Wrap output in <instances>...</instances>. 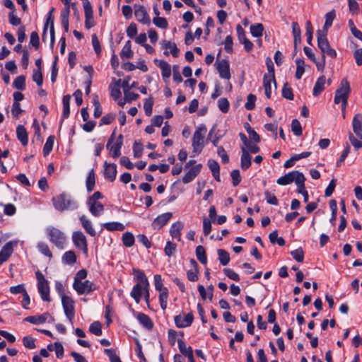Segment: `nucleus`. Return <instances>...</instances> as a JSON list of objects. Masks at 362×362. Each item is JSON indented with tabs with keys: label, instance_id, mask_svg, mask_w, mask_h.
Returning a JSON list of instances; mask_svg holds the SVG:
<instances>
[{
	"label": "nucleus",
	"instance_id": "34",
	"mask_svg": "<svg viewBox=\"0 0 362 362\" xmlns=\"http://www.w3.org/2000/svg\"><path fill=\"white\" fill-rule=\"evenodd\" d=\"M162 47L166 49H169L174 57H177L179 56L180 50L175 43H172L170 41L164 40L162 42Z\"/></svg>",
	"mask_w": 362,
	"mask_h": 362
},
{
	"label": "nucleus",
	"instance_id": "44",
	"mask_svg": "<svg viewBox=\"0 0 362 362\" xmlns=\"http://www.w3.org/2000/svg\"><path fill=\"white\" fill-rule=\"evenodd\" d=\"M134 236L130 232H126L122 235V242L124 246L129 247L134 243Z\"/></svg>",
	"mask_w": 362,
	"mask_h": 362
},
{
	"label": "nucleus",
	"instance_id": "32",
	"mask_svg": "<svg viewBox=\"0 0 362 362\" xmlns=\"http://www.w3.org/2000/svg\"><path fill=\"white\" fill-rule=\"evenodd\" d=\"M95 184V175L93 169L89 173L86 178V186L88 192H92L94 189Z\"/></svg>",
	"mask_w": 362,
	"mask_h": 362
},
{
	"label": "nucleus",
	"instance_id": "17",
	"mask_svg": "<svg viewBox=\"0 0 362 362\" xmlns=\"http://www.w3.org/2000/svg\"><path fill=\"white\" fill-rule=\"evenodd\" d=\"M105 172L104 175L105 179L113 182L117 175V165L115 163H107L106 161L104 163Z\"/></svg>",
	"mask_w": 362,
	"mask_h": 362
},
{
	"label": "nucleus",
	"instance_id": "16",
	"mask_svg": "<svg viewBox=\"0 0 362 362\" xmlns=\"http://www.w3.org/2000/svg\"><path fill=\"white\" fill-rule=\"evenodd\" d=\"M202 168V164H197L192 166L182 177L183 183L187 184L192 181L200 173Z\"/></svg>",
	"mask_w": 362,
	"mask_h": 362
},
{
	"label": "nucleus",
	"instance_id": "62",
	"mask_svg": "<svg viewBox=\"0 0 362 362\" xmlns=\"http://www.w3.org/2000/svg\"><path fill=\"white\" fill-rule=\"evenodd\" d=\"M153 105V100L151 97L145 100L144 104V109L146 115L150 116L152 114V107Z\"/></svg>",
	"mask_w": 362,
	"mask_h": 362
},
{
	"label": "nucleus",
	"instance_id": "18",
	"mask_svg": "<svg viewBox=\"0 0 362 362\" xmlns=\"http://www.w3.org/2000/svg\"><path fill=\"white\" fill-rule=\"evenodd\" d=\"M353 131L362 140V115L356 114L352 121Z\"/></svg>",
	"mask_w": 362,
	"mask_h": 362
},
{
	"label": "nucleus",
	"instance_id": "52",
	"mask_svg": "<svg viewBox=\"0 0 362 362\" xmlns=\"http://www.w3.org/2000/svg\"><path fill=\"white\" fill-rule=\"evenodd\" d=\"M291 130L296 136H299L302 134L303 130L301 124L298 119H293L291 122Z\"/></svg>",
	"mask_w": 362,
	"mask_h": 362
},
{
	"label": "nucleus",
	"instance_id": "5",
	"mask_svg": "<svg viewBox=\"0 0 362 362\" xmlns=\"http://www.w3.org/2000/svg\"><path fill=\"white\" fill-rule=\"evenodd\" d=\"M206 129L205 127L198 128L194 133L192 137L193 151L196 153H200L204 147V133Z\"/></svg>",
	"mask_w": 362,
	"mask_h": 362
},
{
	"label": "nucleus",
	"instance_id": "15",
	"mask_svg": "<svg viewBox=\"0 0 362 362\" xmlns=\"http://www.w3.org/2000/svg\"><path fill=\"white\" fill-rule=\"evenodd\" d=\"M172 213L167 212L157 216L152 223L154 229H160L172 218Z\"/></svg>",
	"mask_w": 362,
	"mask_h": 362
},
{
	"label": "nucleus",
	"instance_id": "57",
	"mask_svg": "<svg viewBox=\"0 0 362 362\" xmlns=\"http://www.w3.org/2000/svg\"><path fill=\"white\" fill-rule=\"evenodd\" d=\"M37 248H38L39 251L44 255L47 256L49 258L52 257V254L51 251L49 250L48 245L46 243H39L37 245Z\"/></svg>",
	"mask_w": 362,
	"mask_h": 362
},
{
	"label": "nucleus",
	"instance_id": "41",
	"mask_svg": "<svg viewBox=\"0 0 362 362\" xmlns=\"http://www.w3.org/2000/svg\"><path fill=\"white\" fill-rule=\"evenodd\" d=\"M217 252L220 263L223 266L228 264L230 261L229 253L223 249H218Z\"/></svg>",
	"mask_w": 362,
	"mask_h": 362
},
{
	"label": "nucleus",
	"instance_id": "43",
	"mask_svg": "<svg viewBox=\"0 0 362 362\" xmlns=\"http://www.w3.org/2000/svg\"><path fill=\"white\" fill-rule=\"evenodd\" d=\"M264 30V27L262 23H256L250 26V33L254 37H261Z\"/></svg>",
	"mask_w": 362,
	"mask_h": 362
},
{
	"label": "nucleus",
	"instance_id": "40",
	"mask_svg": "<svg viewBox=\"0 0 362 362\" xmlns=\"http://www.w3.org/2000/svg\"><path fill=\"white\" fill-rule=\"evenodd\" d=\"M296 72L295 76L297 79H300L305 72V68H304L305 62L303 59H296Z\"/></svg>",
	"mask_w": 362,
	"mask_h": 362
},
{
	"label": "nucleus",
	"instance_id": "45",
	"mask_svg": "<svg viewBox=\"0 0 362 362\" xmlns=\"http://www.w3.org/2000/svg\"><path fill=\"white\" fill-rule=\"evenodd\" d=\"M159 301L160 304V307L163 310H165L167 308V301L168 298V290L167 288H165L164 290L159 291Z\"/></svg>",
	"mask_w": 362,
	"mask_h": 362
},
{
	"label": "nucleus",
	"instance_id": "53",
	"mask_svg": "<svg viewBox=\"0 0 362 362\" xmlns=\"http://www.w3.org/2000/svg\"><path fill=\"white\" fill-rule=\"evenodd\" d=\"M291 255L298 262H302L304 259V252L301 247L291 251Z\"/></svg>",
	"mask_w": 362,
	"mask_h": 362
},
{
	"label": "nucleus",
	"instance_id": "61",
	"mask_svg": "<svg viewBox=\"0 0 362 362\" xmlns=\"http://www.w3.org/2000/svg\"><path fill=\"white\" fill-rule=\"evenodd\" d=\"M93 103L94 105V113L93 115L95 118H98L102 115V107L100 104V102L98 99V97H95L93 100Z\"/></svg>",
	"mask_w": 362,
	"mask_h": 362
},
{
	"label": "nucleus",
	"instance_id": "19",
	"mask_svg": "<svg viewBox=\"0 0 362 362\" xmlns=\"http://www.w3.org/2000/svg\"><path fill=\"white\" fill-rule=\"evenodd\" d=\"M13 251V243L11 242H8L4 245L0 251V266L8 259Z\"/></svg>",
	"mask_w": 362,
	"mask_h": 362
},
{
	"label": "nucleus",
	"instance_id": "13",
	"mask_svg": "<svg viewBox=\"0 0 362 362\" xmlns=\"http://www.w3.org/2000/svg\"><path fill=\"white\" fill-rule=\"evenodd\" d=\"M216 69L221 78L229 79L230 78L229 63L226 59H222L216 63Z\"/></svg>",
	"mask_w": 362,
	"mask_h": 362
},
{
	"label": "nucleus",
	"instance_id": "46",
	"mask_svg": "<svg viewBox=\"0 0 362 362\" xmlns=\"http://www.w3.org/2000/svg\"><path fill=\"white\" fill-rule=\"evenodd\" d=\"M13 86L18 90H23L25 88V77L21 75L15 78Z\"/></svg>",
	"mask_w": 362,
	"mask_h": 362
},
{
	"label": "nucleus",
	"instance_id": "56",
	"mask_svg": "<svg viewBox=\"0 0 362 362\" xmlns=\"http://www.w3.org/2000/svg\"><path fill=\"white\" fill-rule=\"evenodd\" d=\"M176 247H177L176 244H175L170 241H168L166 243L165 247L164 248V252H165V255H167L168 257L172 256L173 255V253L175 252Z\"/></svg>",
	"mask_w": 362,
	"mask_h": 362
},
{
	"label": "nucleus",
	"instance_id": "35",
	"mask_svg": "<svg viewBox=\"0 0 362 362\" xmlns=\"http://www.w3.org/2000/svg\"><path fill=\"white\" fill-rule=\"evenodd\" d=\"M62 262L66 264H74L76 262V255L72 250L66 252L62 256Z\"/></svg>",
	"mask_w": 362,
	"mask_h": 362
},
{
	"label": "nucleus",
	"instance_id": "38",
	"mask_svg": "<svg viewBox=\"0 0 362 362\" xmlns=\"http://www.w3.org/2000/svg\"><path fill=\"white\" fill-rule=\"evenodd\" d=\"M196 255L198 260L203 264H206L207 257L205 252V249L203 246L199 245L196 248Z\"/></svg>",
	"mask_w": 362,
	"mask_h": 362
},
{
	"label": "nucleus",
	"instance_id": "47",
	"mask_svg": "<svg viewBox=\"0 0 362 362\" xmlns=\"http://www.w3.org/2000/svg\"><path fill=\"white\" fill-rule=\"evenodd\" d=\"M54 136H49L47 138L46 143L43 147V154L45 156H47L52 150V148L54 146Z\"/></svg>",
	"mask_w": 362,
	"mask_h": 362
},
{
	"label": "nucleus",
	"instance_id": "36",
	"mask_svg": "<svg viewBox=\"0 0 362 362\" xmlns=\"http://www.w3.org/2000/svg\"><path fill=\"white\" fill-rule=\"evenodd\" d=\"M103 227L109 231L119 230L122 231L124 226L119 222H107L103 224Z\"/></svg>",
	"mask_w": 362,
	"mask_h": 362
},
{
	"label": "nucleus",
	"instance_id": "22",
	"mask_svg": "<svg viewBox=\"0 0 362 362\" xmlns=\"http://www.w3.org/2000/svg\"><path fill=\"white\" fill-rule=\"evenodd\" d=\"M155 64L159 66L161 69V74L163 78L165 80L166 78H170L171 75V67L170 65L164 60H154Z\"/></svg>",
	"mask_w": 362,
	"mask_h": 362
},
{
	"label": "nucleus",
	"instance_id": "6",
	"mask_svg": "<svg viewBox=\"0 0 362 362\" xmlns=\"http://www.w3.org/2000/svg\"><path fill=\"white\" fill-rule=\"evenodd\" d=\"M73 288L79 295L88 294L97 289L96 286L89 280L81 282H74Z\"/></svg>",
	"mask_w": 362,
	"mask_h": 362
},
{
	"label": "nucleus",
	"instance_id": "1",
	"mask_svg": "<svg viewBox=\"0 0 362 362\" xmlns=\"http://www.w3.org/2000/svg\"><path fill=\"white\" fill-rule=\"evenodd\" d=\"M351 93V87L349 82L346 78L341 79L339 88L335 91L334 102L335 104L341 103V110L343 117H345V110Z\"/></svg>",
	"mask_w": 362,
	"mask_h": 362
},
{
	"label": "nucleus",
	"instance_id": "14",
	"mask_svg": "<svg viewBox=\"0 0 362 362\" xmlns=\"http://www.w3.org/2000/svg\"><path fill=\"white\" fill-rule=\"evenodd\" d=\"M115 137V133H113L110 138L108 139L107 144L106 145L107 148L110 151V156L114 158H118L121 155V148L122 146L118 145L117 144H113Z\"/></svg>",
	"mask_w": 362,
	"mask_h": 362
},
{
	"label": "nucleus",
	"instance_id": "12",
	"mask_svg": "<svg viewBox=\"0 0 362 362\" xmlns=\"http://www.w3.org/2000/svg\"><path fill=\"white\" fill-rule=\"evenodd\" d=\"M194 320L192 313L185 315H178L174 317L175 323L178 328L187 327L191 325Z\"/></svg>",
	"mask_w": 362,
	"mask_h": 362
},
{
	"label": "nucleus",
	"instance_id": "48",
	"mask_svg": "<svg viewBox=\"0 0 362 362\" xmlns=\"http://www.w3.org/2000/svg\"><path fill=\"white\" fill-rule=\"evenodd\" d=\"M273 82L275 88H276V83L275 76L271 75H264L263 78V83L264 90H271V83Z\"/></svg>",
	"mask_w": 362,
	"mask_h": 362
},
{
	"label": "nucleus",
	"instance_id": "20",
	"mask_svg": "<svg viewBox=\"0 0 362 362\" xmlns=\"http://www.w3.org/2000/svg\"><path fill=\"white\" fill-rule=\"evenodd\" d=\"M240 149L242 153L240 158V167L242 170H245L251 165L252 157L245 147H240Z\"/></svg>",
	"mask_w": 362,
	"mask_h": 362
},
{
	"label": "nucleus",
	"instance_id": "23",
	"mask_svg": "<svg viewBox=\"0 0 362 362\" xmlns=\"http://www.w3.org/2000/svg\"><path fill=\"white\" fill-rule=\"evenodd\" d=\"M37 288L42 300L48 302L50 301L48 281L37 284Z\"/></svg>",
	"mask_w": 362,
	"mask_h": 362
},
{
	"label": "nucleus",
	"instance_id": "2",
	"mask_svg": "<svg viewBox=\"0 0 362 362\" xmlns=\"http://www.w3.org/2000/svg\"><path fill=\"white\" fill-rule=\"evenodd\" d=\"M54 208L59 211L74 210L77 209V202L73 200L70 195L62 193L54 197L52 199Z\"/></svg>",
	"mask_w": 362,
	"mask_h": 362
},
{
	"label": "nucleus",
	"instance_id": "29",
	"mask_svg": "<svg viewBox=\"0 0 362 362\" xmlns=\"http://www.w3.org/2000/svg\"><path fill=\"white\" fill-rule=\"evenodd\" d=\"M144 293V286L141 284H136L131 291V296L135 300L136 303L141 300V297Z\"/></svg>",
	"mask_w": 362,
	"mask_h": 362
},
{
	"label": "nucleus",
	"instance_id": "27",
	"mask_svg": "<svg viewBox=\"0 0 362 362\" xmlns=\"http://www.w3.org/2000/svg\"><path fill=\"white\" fill-rule=\"evenodd\" d=\"M16 135L18 139L23 146H26L28 142V133L25 128L23 125H18L16 128Z\"/></svg>",
	"mask_w": 362,
	"mask_h": 362
},
{
	"label": "nucleus",
	"instance_id": "26",
	"mask_svg": "<svg viewBox=\"0 0 362 362\" xmlns=\"http://www.w3.org/2000/svg\"><path fill=\"white\" fill-rule=\"evenodd\" d=\"M80 221L86 232L92 237L95 236L96 232L93 228L91 221L85 215L80 217Z\"/></svg>",
	"mask_w": 362,
	"mask_h": 362
},
{
	"label": "nucleus",
	"instance_id": "24",
	"mask_svg": "<svg viewBox=\"0 0 362 362\" xmlns=\"http://www.w3.org/2000/svg\"><path fill=\"white\" fill-rule=\"evenodd\" d=\"M49 317H50V315L48 313H45L40 315L28 316L25 318V320L34 325H40L45 322Z\"/></svg>",
	"mask_w": 362,
	"mask_h": 362
},
{
	"label": "nucleus",
	"instance_id": "4",
	"mask_svg": "<svg viewBox=\"0 0 362 362\" xmlns=\"http://www.w3.org/2000/svg\"><path fill=\"white\" fill-rule=\"evenodd\" d=\"M317 47L322 53V58L325 59V54L329 57L334 59L337 57V52L330 47L329 42L325 34L317 32Z\"/></svg>",
	"mask_w": 362,
	"mask_h": 362
},
{
	"label": "nucleus",
	"instance_id": "10",
	"mask_svg": "<svg viewBox=\"0 0 362 362\" xmlns=\"http://www.w3.org/2000/svg\"><path fill=\"white\" fill-rule=\"evenodd\" d=\"M72 240L74 245L83 251L88 252V245L86 236L81 231H75L72 235Z\"/></svg>",
	"mask_w": 362,
	"mask_h": 362
},
{
	"label": "nucleus",
	"instance_id": "28",
	"mask_svg": "<svg viewBox=\"0 0 362 362\" xmlns=\"http://www.w3.org/2000/svg\"><path fill=\"white\" fill-rule=\"evenodd\" d=\"M325 83L326 78L325 76H321L318 78L313 90V94L314 96H318L323 91Z\"/></svg>",
	"mask_w": 362,
	"mask_h": 362
},
{
	"label": "nucleus",
	"instance_id": "64",
	"mask_svg": "<svg viewBox=\"0 0 362 362\" xmlns=\"http://www.w3.org/2000/svg\"><path fill=\"white\" fill-rule=\"evenodd\" d=\"M104 352L108 356L110 362H122L119 357L111 349H105Z\"/></svg>",
	"mask_w": 362,
	"mask_h": 362
},
{
	"label": "nucleus",
	"instance_id": "42",
	"mask_svg": "<svg viewBox=\"0 0 362 362\" xmlns=\"http://www.w3.org/2000/svg\"><path fill=\"white\" fill-rule=\"evenodd\" d=\"M269 238L272 244L277 243L279 246H284L285 245L284 239L282 237H278L277 230L272 232L269 235Z\"/></svg>",
	"mask_w": 362,
	"mask_h": 362
},
{
	"label": "nucleus",
	"instance_id": "31",
	"mask_svg": "<svg viewBox=\"0 0 362 362\" xmlns=\"http://www.w3.org/2000/svg\"><path fill=\"white\" fill-rule=\"evenodd\" d=\"M208 165L211 170L213 176L217 181H220V167L219 164L214 160H209Z\"/></svg>",
	"mask_w": 362,
	"mask_h": 362
},
{
	"label": "nucleus",
	"instance_id": "33",
	"mask_svg": "<svg viewBox=\"0 0 362 362\" xmlns=\"http://www.w3.org/2000/svg\"><path fill=\"white\" fill-rule=\"evenodd\" d=\"M131 42L127 41L122 49L120 57L122 59H130L133 57Z\"/></svg>",
	"mask_w": 362,
	"mask_h": 362
},
{
	"label": "nucleus",
	"instance_id": "60",
	"mask_svg": "<svg viewBox=\"0 0 362 362\" xmlns=\"http://www.w3.org/2000/svg\"><path fill=\"white\" fill-rule=\"evenodd\" d=\"M218 106L222 112L226 113L229 109V102L226 98H221L218 100Z\"/></svg>",
	"mask_w": 362,
	"mask_h": 362
},
{
	"label": "nucleus",
	"instance_id": "39",
	"mask_svg": "<svg viewBox=\"0 0 362 362\" xmlns=\"http://www.w3.org/2000/svg\"><path fill=\"white\" fill-rule=\"evenodd\" d=\"M134 273L136 274L137 280L139 281L138 284H141L144 286V288L148 287V281L145 274L139 269H134Z\"/></svg>",
	"mask_w": 362,
	"mask_h": 362
},
{
	"label": "nucleus",
	"instance_id": "37",
	"mask_svg": "<svg viewBox=\"0 0 362 362\" xmlns=\"http://www.w3.org/2000/svg\"><path fill=\"white\" fill-rule=\"evenodd\" d=\"M70 100L71 96L69 95H66L62 98V103H63V113H62V117L63 118H68L70 114Z\"/></svg>",
	"mask_w": 362,
	"mask_h": 362
},
{
	"label": "nucleus",
	"instance_id": "7",
	"mask_svg": "<svg viewBox=\"0 0 362 362\" xmlns=\"http://www.w3.org/2000/svg\"><path fill=\"white\" fill-rule=\"evenodd\" d=\"M62 303L66 317L71 322L75 315L74 300L69 296H62Z\"/></svg>",
	"mask_w": 362,
	"mask_h": 362
},
{
	"label": "nucleus",
	"instance_id": "51",
	"mask_svg": "<svg viewBox=\"0 0 362 362\" xmlns=\"http://www.w3.org/2000/svg\"><path fill=\"white\" fill-rule=\"evenodd\" d=\"M178 347L180 351L185 356H187L188 354H191L193 353L192 347L186 346L185 343L181 339L178 340Z\"/></svg>",
	"mask_w": 362,
	"mask_h": 362
},
{
	"label": "nucleus",
	"instance_id": "30",
	"mask_svg": "<svg viewBox=\"0 0 362 362\" xmlns=\"http://www.w3.org/2000/svg\"><path fill=\"white\" fill-rule=\"evenodd\" d=\"M136 318L145 328L148 329H151L153 328V322L147 315L140 313H138Z\"/></svg>",
	"mask_w": 362,
	"mask_h": 362
},
{
	"label": "nucleus",
	"instance_id": "9",
	"mask_svg": "<svg viewBox=\"0 0 362 362\" xmlns=\"http://www.w3.org/2000/svg\"><path fill=\"white\" fill-rule=\"evenodd\" d=\"M302 173L294 170L289 172L284 175V176L279 177L276 180V183L279 185H287L293 182H295V183L298 181V179L300 178V177L302 175Z\"/></svg>",
	"mask_w": 362,
	"mask_h": 362
},
{
	"label": "nucleus",
	"instance_id": "54",
	"mask_svg": "<svg viewBox=\"0 0 362 362\" xmlns=\"http://www.w3.org/2000/svg\"><path fill=\"white\" fill-rule=\"evenodd\" d=\"M153 24L162 29H165L168 28V23L167 20L163 17H156L153 19Z\"/></svg>",
	"mask_w": 362,
	"mask_h": 362
},
{
	"label": "nucleus",
	"instance_id": "55",
	"mask_svg": "<svg viewBox=\"0 0 362 362\" xmlns=\"http://www.w3.org/2000/svg\"><path fill=\"white\" fill-rule=\"evenodd\" d=\"M305 29L306 33L305 35L307 36V42L312 45L313 40V28L310 21H308L305 23Z\"/></svg>",
	"mask_w": 362,
	"mask_h": 362
},
{
	"label": "nucleus",
	"instance_id": "21",
	"mask_svg": "<svg viewBox=\"0 0 362 362\" xmlns=\"http://www.w3.org/2000/svg\"><path fill=\"white\" fill-rule=\"evenodd\" d=\"M87 204L91 214L94 216H100L104 211V206L99 202H88Z\"/></svg>",
	"mask_w": 362,
	"mask_h": 362
},
{
	"label": "nucleus",
	"instance_id": "25",
	"mask_svg": "<svg viewBox=\"0 0 362 362\" xmlns=\"http://www.w3.org/2000/svg\"><path fill=\"white\" fill-rule=\"evenodd\" d=\"M183 228V223L181 221L174 223L170 229V234L173 238L177 239L178 241L181 240V230Z\"/></svg>",
	"mask_w": 362,
	"mask_h": 362
},
{
	"label": "nucleus",
	"instance_id": "8",
	"mask_svg": "<svg viewBox=\"0 0 362 362\" xmlns=\"http://www.w3.org/2000/svg\"><path fill=\"white\" fill-rule=\"evenodd\" d=\"M134 16L136 19L142 24L147 25L151 24L150 17L144 6H134Z\"/></svg>",
	"mask_w": 362,
	"mask_h": 362
},
{
	"label": "nucleus",
	"instance_id": "59",
	"mask_svg": "<svg viewBox=\"0 0 362 362\" xmlns=\"http://www.w3.org/2000/svg\"><path fill=\"white\" fill-rule=\"evenodd\" d=\"M305 177L303 174L298 179V181L296 182L297 185V192L301 194H303L304 192H307L305 190Z\"/></svg>",
	"mask_w": 362,
	"mask_h": 362
},
{
	"label": "nucleus",
	"instance_id": "3",
	"mask_svg": "<svg viewBox=\"0 0 362 362\" xmlns=\"http://www.w3.org/2000/svg\"><path fill=\"white\" fill-rule=\"evenodd\" d=\"M47 233L52 243L60 250L64 249L66 236L62 231L54 227H49L47 228Z\"/></svg>",
	"mask_w": 362,
	"mask_h": 362
},
{
	"label": "nucleus",
	"instance_id": "50",
	"mask_svg": "<svg viewBox=\"0 0 362 362\" xmlns=\"http://www.w3.org/2000/svg\"><path fill=\"white\" fill-rule=\"evenodd\" d=\"M89 331L96 336H100L102 334V327L100 322L98 321L93 322L90 325Z\"/></svg>",
	"mask_w": 362,
	"mask_h": 362
},
{
	"label": "nucleus",
	"instance_id": "58",
	"mask_svg": "<svg viewBox=\"0 0 362 362\" xmlns=\"http://www.w3.org/2000/svg\"><path fill=\"white\" fill-rule=\"evenodd\" d=\"M256 96L253 94L247 95V102L245 104V107L247 110H252L255 106Z\"/></svg>",
	"mask_w": 362,
	"mask_h": 362
},
{
	"label": "nucleus",
	"instance_id": "49",
	"mask_svg": "<svg viewBox=\"0 0 362 362\" xmlns=\"http://www.w3.org/2000/svg\"><path fill=\"white\" fill-rule=\"evenodd\" d=\"M282 96L288 100H293V94L292 88L288 83H285L282 88Z\"/></svg>",
	"mask_w": 362,
	"mask_h": 362
},
{
	"label": "nucleus",
	"instance_id": "11",
	"mask_svg": "<svg viewBox=\"0 0 362 362\" xmlns=\"http://www.w3.org/2000/svg\"><path fill=\"white\" fill-rule=\"evenodd\" d=\"M83 8L85 13V27L90 29L95 25L93 9L90 2L88 0L83 1Z\"/></svg>",
	"mask_w": 362,
	"mask_h": 362
},
{
	"label": "nucleus",
	"instance_id": "63",
	"mask_svg": "<svg viewBox=\"0 0 362 362\" xmlns=\"http://www.w3.org/2000/svg\"><path fill=\"white\" fill-rule=\"evenodd\" d=\"M134 156L139 158L141 156L143 153V146L141 142L135 141L133 145Z\"/></svg>",
	"mask_w": 362,
	"mask_h": 362
}]
</instances>
